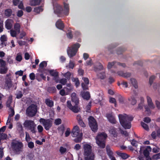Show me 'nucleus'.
<instances>
[{
    "instance_id": "f257e3e1",
    "label": "nucleus",
    "mask_w": 160,
    "mask_h": 160,
    "mask_svg": "<svg viewBox=\"0 0 160 160\" xmlns=\"http://www.w3.org/2000/svg\"><path fill=\"white\" fill-rule=\"evenodd\" d=\"M118 118L120 122L122 127L125 129H130L131 127V122L133 119L132 116H129L126 114H119Z\"/></svg>"
},
{
    "instance_id": "f03ea898",
    "label": "nucleus",
    "mask_w": 160,
    "mask_h": 160,
    "mask_svg": "<svg viewBox=\"0 0 160 160\" xmlns=\"http://www.w3.org/2000/svg\"><path fill=\"white\" fill-rule=\"evenodd\" d=\"M72 104L71 103V110L75 113L80 112L81 109L79 105V98L75 93L73 92L71 95Z\"/></svg>"
},
{
    "instance_id": "7ed1b4c3",
    "label": "nucleus",
    "mask_w": 160,
    "mask_h": 160,
    "mask_svg": "<svg viewBox=\"0 0 160 160\" xmlns=\"http://www.w3.org/2000/svg\"><path fill=\"white\" fill-rule=\"evenodd\" d=\"M83 155L85 160H94L95 155L92 152V147L88 144H85L83 145Z\"/></svg>"
},
{
    "instance_id": "20e7f679",
    "label": "nucleus",
    "mask_w": 160,
    "mask_h": 160,
    "mask_svg": "<svg viewBox=\"0 0 160 160\" xmlns=\"http://www.w3.org/2000/svg\"><path fill=\"white\" fill-rule=\"evenodd\" d=\"M64 10H62V7L61 5L57 3L54 4L53 5L54 13L56 14H59L63 12L64 15L66 16L68 15L69 12V4L64 3Z\"/></svg>"
},
{
    "instance_id": "39448f33",
    "label": "nucleus",
    "mask_w": 160,
    "mask_h": 160,
    "mask_svg": "<svg viewBox=\"0 0 160 160\" xmlns=\"http://www.w3.org/2000/svg\"><path fill=\"white\" fill-rule=\"evenodd\" d=\"M71 133L73 137H76L74 140L75 142L78 143L81 142L82 139L83 134L80 131L78 126H75L72 128V132H71Z\"/></svg>"
},
{
    "instance_id": "423d86ee",
    "label": "nucleus",
    "mask_w": 160,
    "mask_h": 160,
    "mask_svg": "<svg viewBox=\"0 0 160 160\" xmlns=\"http://www.w3.org/2000/svg\"><path fill=\"white\" fill-rule=\"evenodd\" d=\"M23 125L26 128L30 130L32 133L35 134L36 132L37 131L36 129V125L34 121L26 120L25 121Z\"/></svg>"
},
{
    "instance_id": "0eeeda50",
    "label": "nucleus",
    "mask_w": 160,
    "mask_h": 160,
    "mask_svg": "<svg viewBox=\"0 0 160 160\" xmlns=\"http://www.w3.org/2000/svg\"><path fill=\"white\" fill-rule=\"evenodd\" d=\"M11 147L13 150L18 153L22 151L23 145L20 142L13 140L12 142Z\"/></svg>"
},
{
    "instance_id": "6e6552de",
    "label": "nucleus",
    "mask_w": 160,
    "mask_h": 160,
    "mask_svg": "<svg viewBox=\"0 0 160 160\" xmlns=\"http://www.w3.org/2000/svg\"><path fill=\"white\" fill-rule=\"evenodd\" d=\"M88 124L92 130L94 132L97 131L98 125L96 120L92 116H90L88 118Z\"/></svg>"
},
{
    "instance_id": "1a4fd4ad",
    "label": "nucleus",
    "mask_w": 160,
    "mask_h": 160,
    "mask_svg": "<svg viewBox=\"0 0 160 160\" xmlns=\"http://www.w3.org/2000/svg\"><path fill=\"white\" fill-rule=\"evenodd\" d=\"M39 121L40 123L43 125L46 130H49L52 125V121L50 119H45L41 118L39 119Z\"/></svg>"
},
{
    "instance_id": "9d476101",
    "label": "nucleus",
    "mask_w": 160,
    "mask_h": 160,
    "mask_svg": "<svg viewBox=\"0 0 160 160\" xmlns=\"http://www.w3.org/2000/svg\"><path fill=\"white\" fill-rule=\"evenodd\" d=\"M37 111V106L35 105L32 104L27 108L26 113L28 116L32 117L36 114Z\"/></svg>"
},
{
    "instance_id": "9b49d317",
    "label": "nucleus",
    "mask_w": 160,
    "mask_h": 160,
    "mask_svg": "<svg viewBox=\"0 0 160 160\" xmlns=\"http://www.w3.org/2000/svg\"><path fill=\"white\" fill-rule=\"evenodd\" d=\"M80 46L79 43H76L72 44V46H71V57L76 55Z\"/></svg>"
},
{
    "instance_id": "f8f14e48",
    "label": "nucleus",
    "mask_w": 160,
    "mask_h": 160,
    "mask_svg": "<svg viewBox=\"0 0 160 160\" xmlns=\"http://www.w3.org/2000/svg\"><path fill=\"white\" fill-rule=\"evenodd\" d=\"M117 65L121 66L123 67H126V65L124 63H121L119 62L113 61L112 62H108L107 66V68L108 69H110L113 67L115 68Z\"/></svg>"
},
{
    "instance_id": "ddd939ff",
    "label": "nucleus",
    "mask_w": 160,
    "mask_h": 160,
    "mask_svg": "<svg viewBox=\"0 0 160 160\" xmlns=\"http://www.w3.org/2000/svg\"><path fill=\"white\" fill-rule=\"evenodd\" d=\"M108 136L105 132H102L98 134L96 137V141H105Z\"/></svg>"
},
{
    "instance_id": "4468645a",
    "label": "nucleus",
    "mask_w": 160,
    "mask_h": 160,
    "mask_svg": "<svg viewBox=\"0 0 160 160\" xmlns=\"http://www.w3.org/2000/svg\"><path fill=\"white\" fill-rule=\"evenodd\" d=\"M106 117L109 121L112 124H116V121L115 118L112 113H108L106 114Z\"/></svg>"
},
{
    "instance_id": "2eb2a0df",
    "label": "nucleus",
    "mask_w": 160,
    "mask_h": 160,
    "mask_svg": "<svg viewBox=\"0 0 160 160\" xmlns=\"http://www.w3.org/2000/svg\"><path fill=\"white\" fill-rule=\"evenodd\" d=\"M106 149L107 154L111 160H116L115 158L113 156V153L110 149V147L107 146Z\"/></svg>"
},
{
    "instance_id": "dca6fc26",
    "label": "nucleus",
    "mask_w": 160,
    "mask_h": 160,
    "mask_svg": "<svg viewBox=\"0 0 160 160\" xmlns=\"http://www.w3.org/2000/svg\"><path fill=\"white\" fill-rule=\"evenodd\" d=\"M14 23L13 20L10 19H7L5 22V27L8 29H10L12 27Z\"/></svg>"
},
{
    "instance_id": "f3484780",
    "label": "nucleus",
    "mask_w": 160,
    "mask_h": 160,
    "mask_svg": "<svg viewBox=\"0 0 160 160\" xmlns=\"http://www.w3.org/2000/svg\"><path fill=\"white\" fill-rule=\"evenodd\" d=\"M17 127L18 130L19 132L20 135L21 137H24V132L22 124L20 123H18L17 124Z\"/></svg>"
},
{
    "instance_id": "a211bd4d",
    "label": "nucleus",
    "mask_w": 160,
    "mask_h": 160,
    "mask_svg": "<svg viewBox=\"0 0 160 160\" xmlns=\"http://www.w3.org/2000/svg\"><path fill=\"white\" fill-rule=\"evenodd\" d=\"M81 95L83 99L86 100H89L90 98V93L88 91L81 92Z\"/></svg>"
},
{
    "instance_id": "6ab92c4d",
    "label": "nucleus",
    "mask_w": 160,
    "mask_h": 160,
    "mask_svg": "<svg viewBox=\"0 0 160 160\" xmlns=\"http://www.w3.org/2000/svg\"><path fill=\"white\" fill-rule=\"evenodd\" d=\"M152 150V148L150 146H147L146 148L143 151V155L144 156L148 157L149 155V152Z\"/></svg>"
},
{
    "instance_id": "aec40b11",
    "label": "nucleus",
    "mask_w": 160,
    "mask_h": 160,
    "mask_svg": "<svg viewBox=\"0 0 160 160\" xmlns=\"http://www.w3.org/2000/svg\"><path fill=\"white\" fill-rule=\"evenodd\" d=\"M71 80L74 83V85L76 88H78L80 85V81L77 78L72 77Z\"/></svg>"
},
{
    "instance_id": "412c9836",
    "label": "nucleus",
    "mask_w": 160,
    "mask_h": 160,
    "mask_svg": "<svg viewBox=\"0 0 160 160\" xmlns=\"http://www.w3.org/2000/svg\"><path fill=\"white\" fill-rule=\"evenodd\" d=\"M56 26L57 28L60 29H62L64 28V25L62 22L60 20L56 22Z\"/></svg>"
},
{
    "instance_id": "4be33fe9",
    "label": "nucleus",
    "mask_w": 160,
    "mask_h": 160,
    "mask_svg": "<svg viewBox=\"0 0 160 160\" xmlns=\"http://www.w3.org/2000/svg\"><path fill=\"white\" fill-rule=\"evenodd\" d=\"M128 100L132 105H134L136 103L137 100L133 96H131L129 97Z\"/></svg>"
},
{
    "instance_id": "5701e85b",
    "label": "nucleus",
    "mask_w": 160,
    "mask_h": 160,
    "mask_svg": "<svg viewBox=\"0 0 160 160\" xmlns=\"http://www.w3.org/2000/svg\"><path fill=\"white\" fill-rule=\"evenodd\" d=\"M42 2V0H31L30 4L31 6H36L39 5Z\"/></svg>"
},
{
    "instance_id": "b1692460",
    "label": "nucleus",
    "mask_w": 160,
    "mask_h": 160,
    "mask_svg": "<svg viewBox=\"0 0 160 160\" xmlns=\"http://www.w3.org/2000/svg\"><path fill=\"white\" fill-rule=\"evenodd\" d=\"M109 132L113 137H117L118 133L116 131V128H115L112 127L110 128L109 130Z\"/></svg>"
},
{
    "instance_id": "393cba45",
    "label": "nucleus",
    "mask_w": 160,
    "mask_h": 160,
    "mask_svg": "<svg viewBox=\"0 0 160 160\" xmlns=\"http://www.w3.org/2000/svg\"><path fill=\"white\" fill-rule=\"evenodd\" d=\"M10 110L11 111V113L9 115L8 118L7 120L6 124L8 125V123H9L10 122V119H9V117H12L14 114V111L12 108H10Z\"/></svg>"
},
{
    "instance_id": "a878e982",
    "label": "nucleus",
    "mask_w": 160,
    "mask_h": 160,
    "mask_svg": "<svg viewBox=\"0 0 160 160\" xmlns=\"http://www.w3.org/2000/svg\"><path fill=\"white\" fill-rule=\"evenodd\" d=\"M97 143L101 148H103L105 147V141H96Z\"/></svg>"
},
{
    "instance_id": "bb28decb",
    "label": "nucleus",
    "mask_w": 160,
    "mask_h": 160,
    "mask_svg": "<svg viewBox=\"0 0 160 160\" xmlns=\"http://www.w3.org/2000/svg\"><path fill=\"white\" fill-rule=\"evenodd\" d=\"M103 69V66L100 63H99L98 67L95 66L94 67V71L97 72L98 70H101Z\"/></svg>"
},
{
    "instance_id": "cd10ccee",
    "label": "nucleus",
    "mask_w": 160,
    "mask_h": 160,
    "mask_svg": "<svg viewBox=\"0 0 160 160\" xmlns=\"http://www.w3.org/2000/svg\"><path fill=\"white\" fill-rule=\"evenodd\" d=\"M8 70V68L6 66L0 68V73L2 74H5L7 73Z\"/></svg>"
},
{
    "instance_id": "c85d7f7f",
    "label": "nucleus",
    "mask_w": 160,
    "mask_h": 160,
    "mask_svg": "<svg viewBox=\"0 0 160 160\" xmlns=\"http://www.w3.org/2000/svg\"><path fill=\"white\" fill-rule=\"evenodd\" d=\"M130 81L132 84L133 87L135 88H138V86L137 85V83L136 80L134 78H132L131 79Z\"/></svg>"
},
{
    "instance_id": "c756f323",
    "label": "nucleus",
    "mask_w": 160,
    "mask_h": 160,
    "mask_svg": "<svg viewBox=\"0 0 160 160\" xmlns=\"http://www.w3.org/2000/svg\"><path fill=\"white\" fill-rule=\"evenodd\" d=\"M46 104L50 107H52L53 105V102L48 99H47L45 101Z\"/></svg>"
},
{
    "instance_id": "7c9ffc66",
    "label": "nucleus",
    "mask_w": 160,
    "mask_h": 160,
    "mask_svg": "<svg viewBox=\"0 0 160 160\" xmlns=\"http://www.w3.org/2000/svg\"><path fill=\"white\" fill-rule=\"evenodd\" d=\"M12 97L11 96H9L7 102V107L9 108V109H10V108H11L10 107V104L12 102Z\"/></svg>"
},
{
    "instance_id": "2f4dec72",
    "label": "nucleus",
    "mask_w": 160,
    "mask_h": 160,
    "mask_svg": "<svg viewBox=\"0 0 160 160\" xmlns=\"http://www.w3.org/2000/svg\"><path fill=\"white\" fill-rule=\"evenodd\" d=\"M43 10L42 7H36L34 8V11L35 12L37 13H39L42 12Z\"/></svg>"
},
{
    "instance_id": "473e14b6",
    "label": "nucleus",
    "mask_w": 160,
    "mask_h": 160,
    "mask_svg": "<svg viewBox=\"0 0 160 160\" xmlns=\"http://www.w3.org/2000/svg\"><path fill=\"white\" fill-rule=\"evenodd\" d=\"M14 29L15 30L17 31L18 33H19L20 32V25L19 24L17 23L15 24Z\"/></svg>"
},
{
    "instance_id": "72a5a7b5",
    "label": "nucleus",
    "mask_w": 160,
    "mask_h": 160,
    "mask_svg": "<svg viewBox=\"0 0 160 160\" xmlns=\"http://www.w3.org/2000/svg\"><path fill=\"white\" fill-rule=\"evenodd\" d=\"M12 13V11L11 9H7L5 11V14L7 17L10 16Z\"/></svg>"
},
{
    "instance_id": "f704fd0d",
    "label": "nucleus",
    "mask_w": 160,
    "mask_h": 160,
    "mask_svg": "<svg viewBox=\"0 0 160 160\" xmlns=\"http://www.w3.org/2000/svg\"><path fill=\"white\" fill-rule=\"evenodd\" d=\"M6 84L8 88L12 86L11 80L10 78H8L6 79Z\"/></svg>"
},
{
    "instance_id": "c9c22d12",
    "label": "nucleus",
    "mask_w": 160,
    "mask_h": 160,
    "mask_svg": "<svg viewBox=\"0 0 160 160\" xmlns=\"http://www.w3.org/2000/svg\"><path fill=\"white\" fill-rule=\"evenodd\" d=\"M141 125L143 127V128L146 130L147 131H148L149 130V128L148 126V125L146 124L145 123L143 122H141Z\"/></svg>"
},
{
    "instance_id": "e433bc0d",
    "label": "nucleus",
    "mask_w": 160,
    "mask_h": 160,
    "mask_svg": "<svg viewBox=\"0 0 160 160\" xmlns=\"http://www.w3.org/2000/svg\"><path fill=\"white\" fill-rule=\"evenodd\" d=\"M22 59V54L20 53H18L17 54L16 60L18 62H20Z\"/></svg>"
},
{
    "instance_id": "4c0bfd02",
    "label": "nucleus",
    "mask_w": 160,
    "mask_h": 160,
    "mask_svg": "<svg viewBox=\"0 0 160 160\" xmlns=\"http://www.w3.org/2000/svg\"><path fill=\"white\" fill-rule=\"evenodd\" d=\"M99 78L101 79H104L106 77L105 73L104 72H101L98 75Z\"/></svg>"
},
{
    "instance_id": "58836bf2",
    "label": "nucleus",
    "mask_w": 160,
    "mask_h": 160,
    "mask_svg": "<svg viewBox=\"0 0 160 160\" xmlns=\"http://www.w3.org/2000/svg\"><path fill=\"white\" fill-rule=\"evenodd\" d=\"M49 73L51 75L56 77H57L58 75V73L57 72L55 71L54 70H50Z\"/></svg>"
},
{
    "instance_id": "ea45409f",
    "label": "nucleus",
    "mask_w": 160,
    "mask_h": 160,
    "mask_svg": "<svg viewBox=\"0 0 160 160\" xmlns=\"http://www.w3.org/2000/svg\"><path fill=\"white\" fill-rule=\"evenodd\" d=\"M88 85V84H85L83 82H82L81 83L82 87L83 90H87L89 88Z\"/></svg>"
},
{
    "instance_id": "a19ab883",
    "label": "nucleus",
    "mask_w": 160,
    "mask_h": 160,
    "mask_svg": "<svg viewBox=\"0 0 160 160\" xmlns=\"http://www.w3.org/2000/svg\"><path fill=\"white\" fill-rule=\"evenodd\" d=\"M120 156L123 159H125L128 158L129 156L126 153H121Z\"/></svg>"
},
{
    "instance_id": "79ce46f5",
    "label": "nucleus",
    "mask_w": 160,
    "mask_h": 160,
    "mask_svg": "<svg viewBox=\"0 0 160 160\" xmlns=\"http://www.w3.org/2000/svg\"><path fill=\"white\" fill-rule=\"evenodd\" d=\"M131 144L133 147H137L138 146L137 142L134 139H133L132 140H130Z\"/></svg>"
},
{
    "instance_id": "37998d69",
    "label": "nucleus",
    "mask_w": 160,
    "mask_h": 160,
    "mask_svg": "<svg viewBox=\"0 0 160 160\" xmlns=\"http://www.w3.org/2000/svg\"><path fill=\"white\" fill-rule=\"evenodd\" d=\"M17 31L13 30H11L10 31L11 35L12 37H16Z\"/></svg>"
},
{
    "instance_id": "c03bdc74",
    "label": "nucleus",
    "mask_w": 160,
    "mask_h": 160,
    "mask_svg": "<svg viewBox=\"0 0 160 160\" xmlns=\"http://www.w3.org/2000/svg\"><path fill=\"white\" fill-rule=\"evenodd\" d=\"M26 35V33L25 32L23 31H22L20 32L19 38L21 39L24 37Z\"/></svg>"
},
{
    "instance_id": "a18cd8bd",
    "label": "nucleus",
    "mask_w": 160,
    "mask_h": 160,
    "mask_svg": "<svg viewBox=\"0 0 160 160\" xmlns=\"http://www.w3.org/2000/svg\"><path fill=\"white\" fill-rule=\"evenodd\" d=\"M7 138V134L3 133H0V138L1 139H6Z\"/></svg>"
},
{
    "instance_id": "49530a36",
    "label": "nucleus",
    "mask_w": 160,
    "mask_h": 160,
    "mask_svg": "<svg viewBox=\"0 0 160 160\" xmlns=\"http://www.w3.org/2000/svg\"><path fill=\"white\" fill-rule=\"evenodd\" d=\"M6 62L5 61L0 59V68L6 66Z\"/></svg>"
},
{
    "instance_id": "de8ad7c7",
    "label": "nucleus",
    "mask_w": 160,
    "mask_h": 160,
    "mask_svg": "<svg viewBox=\"0 0 160 160\" xmlns=\"http://www.w3.org/2000/svg\"><path fill=\"white\" fill-rule=\"evenodd\" d=\"M67 151V149L63 147H61L60 148L59 151L61 154H63Z\"/></svg>"
},
{
    "instance_id": "09e8293b",
    "label": "nucleus",
    "mask_w": 160,
    "mask_h": 160,
    "mask_svg": "<svg viewBox=\"0 0 160 160\" xmlns=\"http://www.w3.org/2000/svg\"><path fill=\"white\" fill-rule=\"evenodd\" d=\"M47 63L46 61H43L41 62L39 64V67L41 68H43L46 66Z\"/></svg>"
},
{
    "instance_id": "8fccbe9b",
    "label": "nucleus",
    "mask_w": 160,
    "mask_h": 160,
    "mask_svg": "<svg viewBox=\"0 0 160 160\" xmlns=\"http://www.w3.org/2000/svg\"><path fill=\"white\" fill-rule=\"evenodd\" d=\"M155 78V76L154 75L151 76L149 79V83L150 85H151L153 82L154 79Z\"/></svg>"
},
{
    "instance_id": "3c124183",
    "label": "nucleus",
    "mask_w": 160,
    "mask_h": 160,
    "mask_svg": "<svg viewBox=\"0 0 160 160\" xmlns=\"http://www.w3.org/2000/svg\"><path fill=\"white\" fill-rule=\"evenodd\" d=\"M124 50L121 48H119L117 51V53L118 54H122Z\"/></svg>"
},
{
    "instance_id": "603ef678",
    "label": "nucleus",
    "mask_w": 160,
    "mask_h": 160,
    "mask_svg": "<svg viewBox=\"0 0 160 160\" xmlns=\"http://www.w3.org/2000/svg\"><path fill=\"white\" fill-rule=\"evenodd\" d=\"M91 107V102H90L86 107V112H89Z\"/></svg>"
},
{
    "instance_id": "864d4df0",
    "label": "nucleus",
    "mask_w": 160,
    "mask_h": 160,
    "mask_svg": "<svg viewBox=\"0 0 160 160\" xmlns=\"http://www.w3.org/2000/svg\"><path fill=\"white\" fill-rule=\"evenodd\" d=\"M0 40L2 42H4L7 40V36L4 35L2 36L0 38Z\"/></svg>"
},
{
    "instance_id": "5fc2aeb1",
    "label": "nucleus",
    "mask_w": 160,
    "mask_h": 160,
    "mask_svg": "<svg viewBox=\"0 0 160 160\" xmlns=\"http://www.w3.org/2000/svg\"><path fill=\"white\" fill-rule=\"evenodd\" d=\"M7 62L10 64H12L13 63V60L11 58V57L9 56L7 58Z\"/></svg>"
},
{
    "instance_id": "6e6d98bb",
    "label": "nucleus",
    "mask_w": 160,
    "mask_h": 160,
    "mask_svg": "<svg viewBox=\"0 0 160 160\" xmlns=\"http://www.w3.org/2000/svg\"><path fill=\"white\" fill-rule=\"evenodd\" d=\"M37 129L39 133H41L43 130L42 127L41 125H39L37 127Z\"/></svg>"
},
{
    "instance_id": "4d7b16f0",
    "label": "nucleus",
    "mask_w": 160,
    "mask_h": 160,
    "mask_svg": "<svg viewBox=\"0 0 160 160\" xmlns=\"http://www.w3.org/2000/svg\"><path fill=\"white\" fill-rule=\"evenodd\" d=\"M31 138H30V137L29 136V135L28 132H26V137H25V139L26 140L27 142H28L29 141H30Z\"/></svg>"
},
{
    "instance_id": "13d9d810",
    "label": "nucleus",
    "mask_w": 160,
    "mask_h": 160,
    "mask_svg": "<svg viewBox=\"0 0 160 160\" xmlns=\"http://www.w3.org/2000/svg\"><path fill=\"white\" fill-rule=\"evenodd\" d=\"M78 122L81 127L82 128L85 127L86 125L85 123H84V122H83L82 120L79 121V122Z\"/></svg>"
},
{
    "instance_id": "bf43d9fd",
    "label": "nucleus",
    "mask_w": 160,
    "mask_h": 160,
    "mask_svg": "<svg viewBox=\"0 0 160 160\" xmlns=\"http://www.w3.org/2000/svg\"><path fill=\"white\" fill-rule=\"evenodd\" d=\"M61 123V120L59 118L56 119L55 120L54 123L56 125H58Z\"/></svg>"
},
{
    "instance_id": "052dcab7",
    "label": "nucleus",
    "mask_w": 160,
    "mask_h": 160,
    "mask_svg": "<svg viewBox=\"0 0 160 160\" xmlns=\"http://www.w3.org/2000/svg\"><path fill=\"white\" fill-rule=\"evenodd\" d=\"M143 121L147 123H148L151 122V119L150 118L148 117H146L144 118Z\"/></svg>"
},
{
    "instance_id": "680f3d73",
    "label": "nucleus",
    "mask_w": 160,
    "mask_h": 160,
    "mask_svg": "<svg viewBox=\"0 0 160 160\" xmlns=\"http://www.w3.org/2000/svg\"><path fill=\"white\" fill-rule=\"evenodd\" d=\"M28 146L30 148H32L34 147V144L33 142H30L28 143Z\"/></svg>"
},
{
    "instance_id": "e2e57ef3",
    "label": "nucleus",
    "mask_w": 160,
    "mask_h": 160,
    "mask_svg": "<svg viewBox=\"0 0 160 160\" xmlns=\"http://www.w3.org/2000/svg\"><path fill=\"white\" fill-rule=\"evenodd\" d=\"M149 107L151 109H153L155 108V106L153 104L152 102L148 103Z\"/></svg>"
},
{
    "instance_id": "0e129e2a",
    "label": "nucleus",
    "mask_w": 160,
    "mask_h": 160,
    "mask_svg": "<svg viewBox=\"0 0 160 160\" xmlns=\"http://www.w3.org/2000/svg\"><path fill=\"white\" fill-rule=\"evenodd\" d=\"M82 79L84 81L85 84H89V81L88 78L83 77Z\"/></svg>"
},
{
    "instance_id": "69168bd1",
    "label": "nucleus",
    "mask_w": 160,
    "mask_h": 160,
    "mask_svg": "<svg viewBox=\"0 0 160 160\" xmlns=\"http://www.w3.org/2000/svg\"><path fill=\"white\" fill-rule=\"evenodd\" d=\"M78 72L79 75L80 76H83L84 71L82 69H79L78 70Z\"/></svg>"
},
{
    "instance_id": "338daca9",
    "label": "nucleus",
    "mask_w": 160,
    "mask_h": 160,
    "mask_svg": "<svg viewBox=\"0 0 160 160\" xmlns=\"http://www.w3.org/2000/svg\"><path fill=\"white\" fill-rule=\"evenodd\" d=\"M22 96V94L21 92L19 91L16 94V98H20Z\"/></svg>"
},
{
    "instance_id": "774afa93",
    "label": "nucleus",
    "mask_w": 160,
    "mask_h": 160,
    "mask_svg": "<svg viewBox=\"0 0 160 160\" xmlns=\"http://www.w3.org/2000/svg\"><path fill=\"white\" fill-rule=\"evenodd\" d=\"M155 104L156 107L158 109H160V102L158 100L155 101Z\"/></svg>"
}]
</instances>
